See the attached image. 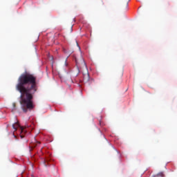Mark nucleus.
<instances>
[{"label":"nucleus","instance_id":"f257e3e1","mask_svg":"<svg viewBox=\"0 0 177 177\" xmlns=\"http://www.w3.org/2000/svg\"><path fill=\"white\" fill-rule=\"evenodd\" d=\"M16 89L21 93L19 103L24 113L32 110L34 109L32 99L34 95L38 92L37 76L31 73L21 74L18 78Z\"/></svg>","mask_w":177,"mask_h":177},{"label":"nucleus","instance_id":"f03ea898","mask_svg":"<svg viewBox=\"0 0 177 177\" xmlns=\"http://www.w3.org/2000/svg\"><path fill=\"white\" fill-rule=\"evenodd\" d=\"M75 62H76V66L79 71L80 70H82V68H85L86 73H88V68L86 67V64L85 63V61L84 60V59L82 58L80 61L76 59Z\"/></svg>","mask_w":177,"mask_h":177},{"label":"nucleus","instance_id":"7ed1b4c3","mask_svg":"<svg viewBox=\"0 0 177 177\" xmlns=\"http://www.w3.org/2000/svg\"><path fill=\"white\" fill-rule=\"evenodd\" d=\"M20 127V124H19V122H15L14 124H12V128L15 129V131H17V128Z\"/></svg>","mask_w":177,"mask_h":177},{"label":"nucleus","instance_id":"20e7f679","mask_svg":"<svg viewBox=\"0 0 177 177\" xmlns=\"http://www.w3.org/2000/svg\"><path fill=\"white\" fill-rule=\"evenodd\" d=\"M35 143L31 146L33 149L37 147V146H38V145H41V142L39 141H37V140H35Z\"/></svg>","mask_w":177,"mask_h":177},{"label":"nucleus","instance_id":"39448f33","mask_svg":"<svg viewBox=\"0 0 177 177\" xmlns=\"http://www.w3.org/2000/svg\"><path fill=\"white\" fill-rule=\"evenodd\" d=\"M153 177H164V173L160 172L158 174H156V176H153Z\"/></svg>","mask_w":177,"mask_h":177},{"label":"nucleus","instance_id":"423d86ee","mask_svg":"<svg viewBox=\"0 0 177 177\" xmlns=\"http://www.w3.org/2000/svg\"><path fill=\"white\" fill-rule=\"evenodd\" d=\"M20 131H21V133H23V132H26V131H24V128L23 127H20Z\"/></svg>","mask_w":177,"mask_h":177},{"label":"nucleus","instance_id":"0eeeda50","mask_svg":"<svg viewBox=\"0 0 177 177\" xmlns=\"http://www.w3.org/2000/svg\"><path fill=\"white\" fill-rule=\"evenodd\" d=\"M49 162V160H48V159H46V160H44V165H45V167L47 166L46 162Z\"/></svg>","mask_w":177,"mask_h":177},{"label":"nucleus","instance_id":"6e6552de","mask_svg":"<svg viewBox=\"0 0 177 177\" xmlns=\"http://www.w3.org/2000/svg\"><path fill=\"white\" fill-rule=\"evenodd\" d=\"M129 1H131V0H128V1H127L126 4H125L126 9H127V8H128V3H129Z\"/></svg>","mask_w":177,"mask_h":177},{"label":"nucleus","instance_id":"1a4fd4ad","mask_svg":"<svg viewBox=\"0 0 177 177\" xmlns=\"http://www.w3.org/2000/svg\"><path fill=\"white\" fill-rule=\"evenodd\" d=\"M13 136H14L15 139H17V136H15V133H13Z\"/></svg>","mask_w":177,"mask_h":177},{"label":"nucleus","instance_id":"9d476101","mask_svg":"<svg viewBox=\"0 0 177 177\" xmlns=\"http://www.w3.org/2000/svg\"><path fill=\"white\" fill-rule=\"evenodd\" d=\"M13 106H14V107H16V104H13Z\"/></svg>","mask_w":177,"mask_h":177},{"label":"nucleus","instance_id":"9b49d317","mask_svg":"<svg viewBox=\"0 0 177 177\" xmlns=\"http://www.w3.org/2000/svg\"><path fill=\"white\" fill-rule=\"evenodd\" d=\"M76 44H77V46H80L78 45V42L76 41Z\"/></svg>","mask_w":177,"mask_h":177},{"label":"nucleus","instance_id":"f8f14e48","mask_svg":"<svg viewBox=\"0 0 177 177\" xmlns=\"http://www.w3.org/2000/svg\"><path fill=\"white\" fill-rule=\"evenodd\" d=\"M87 75H88V77H89V73H87Z\"/></svg>","mask_w":177,"mask_h":177},{"label":"nucleus","instance_id":"ddd939ff","mask_svg":"<svg viewBox=\"0 0 177 177\" xmlns=\"http://www.w3.org/2000/svg\"><path fill=\"white\" fill-rule=\"evenodd\" d=\"M21 138H23V136H21Z\"/></svg>","mask_w":177,"mask_h":177}]
</instances>
